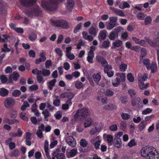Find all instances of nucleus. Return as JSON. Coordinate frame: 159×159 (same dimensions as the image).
<instances>
[{
	"mask_svg": "<svg viewBox=\"0 0 159 159\" xmlns=\"http://www.w3.org/2000/svg\"><path fill=\"white\" fill-rule=\"evenodd\" d=\"M26 16L32 18H39L43 16V12L39 6L35 5L23 11Z\"/></svg>",
	"mask_w": 159,
	"mask_h": 159,
	"instance_id": "1",
	"label": "nucleus"
},
{
	"mask_svg": "<svg viewBox=\"0 0 159 159\" xmlns=\"http://www.w3.org/2000/svg\"><path fill=\"white\" fill-rule=\"evenodd\" d=\"M65 0H42L41 5L44 9L48 11L55 10L58 2H62Z\"/></svg>",
	"mask_w": 159,
	"mask_h": 159,
	"instance_id": "2",
	"label": "nucleus"
},
{
	"mask_svg": "<svg viewBox=\"0 0 159 159\" xmlns=\"http://www.w3.org/2000/svg\"><path fill=\"white\" fill-rule=\"evenodd\" d=\"M51 24L55 27H59L63 29H67L69 27L68 23L65 20H55L53 19H51Z\"/></svg>",
	"mask_w": 159,
	"mask_h": 159,
	"instance_id": "3",
	"label": "nucleus"
},
{
	"mask_svg": "<svg viewBox=\"0 0 159 159\" xmlns=\"http://www.w3.org/2000/svg\"><path fill=\"white\" fill-rule=\"evenodd\" d=\"M145 39L146 42L152 47H153L156 49H159V33L157 34L156 38L154 39L153 40H151L147 37Z\"/></svg>",
	"mask_w": 159,
	"mask_h": 159,
	"instance_id": "4",
	"label": "nucleus"
},
{
	"mask_svg": "<svg viewBox=\"0 0 159 159\" xmlns=\"http://www.w3.org/2000/svg\"><path fill=\"white\" fill-rule=\"evenodd\" d=\"M89 112L88 108L84 107L78 110L75 114V116H80L83 117H86L89 115Z\"/></svg>",
	"mask_w": 159,
	"mask_h": 159,
	"instance_id": "5",
	"label": "nucleus"
},
{
	"mask_svg": "<svg viewBox=\"0 0 159 159\" xmlns=\"http://www.w3.org/2000/svg\"><path fill=\"white\" fill-rule=\"evenodd\" d=\"M66 138V142L68 145L72 147H74L76 146V143L75 139L71 136L69 135V134L67 133Z\"/></svg>",
	"mask_w": 159,
	"mask_h": 159,
	"instance_id": "6",
	"label": "nucleus"
},
{
	"mask_svg": "<svg viewBox=\"0 0 159 159\" xmlns=\"http://www.w3.org/2000/svg\"><path fill=\"white\" fill-rule=\"evenodd\" d=\"M147 159H159V154L156 149L152 147L147 158Z\"/></svg>",
	"mask_w": 159,
	"mask_h": 159,
	"instance_id": "7",
	"label": "nucleus"
},
{
	"mask_svg": "<svg viewBox=\"0 0 159 159\" xmlns=\"http://www.w3.org/2000/svg\"><path fill=\"white\" fill-rule=\"evenodd\" d=\"M152 147L149 146H146L143 147L141 150V156L147 158Z\"/></svg>",
	"mask_w": 159,
	"mask_h": 159,
	"instance_id": "8",
	"label": "nucleus"
},
{
	"mask_svg": "<svg viewBox=\"0 0 159 159\" xmlns=\"http://www.w3.org/2000/svg\"><path fill=\"white\" fill-rule=\"evenodd\" d=\"M15 103V101L13 99L11 98H8L5 100L4 106L6 108H9L13 107Z\"/></svg>",
	"mask_w": 159,
	"mask_h": 159,
	"instance_id": "9",
	"label": "nucleus"
},
{
	"mask_svg": "<svg viewBox=\"0 0 159 159\" xmlns=\"http://www.w3.org/2000/svg\"><path fill=\"white\" fill-rule=\"evenodd\" d=\"M96 60L99 62L101 63L102 66L105 68V67L109 65L107 61L103 57L100 56H97L96 57Z\"/></svg>",
	"mask_w": 159,
	"mask_h": 159,
	"instance_id": "10",
	"label": "nucleus"
},
{
	"mask_svg": "<svg viewBox=\"0 0 159 159\" xmlns=\"http://www.w3.org/2000/svg\"><path fill=\"white\" fill-rule=\"evenodd\" d=\"M60 151V148H57L55 151H53L52 153V156L54 157H56L57 159H64L65 157L64 154L62 153H59Z\"/></svg>",
	"mask_w": 159,
	"mask_h": 159,
	"instance_id": "11",
	"label": "nucleus"
},
{
	"mask_svg": "<svg viewBox=\"0 0 159 159\" xmlns=\"http://www.w3.org/2000/svg\"><path fill=\"white\" fill-rule=\"evenodd\" d=\"M44 129V125L43 124L38 126V129L36 132V134L38 137L39 138H42L43 137V131Z\"/></svg>",
	"mask_w": 159,
	"mask_h": 159,
	"instance_id": "12",
	"label": "nucleus"
},
{
	"mask_svg": "<svg viewBox=\"0 0 159 159\" xmlns=\"http://www.w3.org/2000/svg\"><path fill=\"white\" fill-rule=\"evenodd\" d=\"M112 69V66L110 65H109L105 67L104 68V71L105 73H106L107 75L109 77H112L114 75V71L113 70H110Z\"/></svg>",
	"mask_w": 159,
	"mask_h": 159,
	"instance_id": "13",
	"label": "nucleus"
},
{
	"mask_svg": "<svg viewBox=\"0 0 159 159\" xmlns=\"http://www.w3.org/2000/svg\"><path fill=\"white\" fill-rule=\"evenodd\" d=\"M102 127V125L101 124H98L96 125L95 128H93L90 131V134L91 135H94L98 132L101 130Z\"/></svg>",
	"mask_w": 159,
	"mask_h": 159,
	"instance_id": "14",
	"label": "nucleus"
},
{
	"mask_svg": "<svg viewBox=\"0 0 159 159\" xmlns=\"http://www.w3.org/2000/svg\"><path fill=\"white\" fill-rule=\"evenodd\" d=\"M12 138H9L7 139L5 142L6 145H8L10 149L12 150L14 149L16 147L15 143L12 142Z\"/></svg>",
	"mask_w": 159,
	"mask_h": 159,
	"instance_id": "15",
	"label": "nucleus"
},
{
	"mask_svg": "<svg viewBox=\"0 0 159 159\" xmlns=\"http://www.w3.org/2000/svg\"><path fill=\"white\" fill-rule=\"evenodd\" d=\"M22 134V131L20 129H18L17 133L10 132L9 133V135L10 136L12 137H21Z\"/></svg>",
	"mask_w": 159,
	"mask_h": 159,
	"instance_id": "16",
	"label": "nucleus"
},
{
	"mask_svg": "<svg viewBox=\"0 0 159 159\" xmlns=\"http://www.w3.org/2000/svg\"><path fill=\"white\" fill-rule=\"evenodd\" d=\"M140 76L141 75H139L138 76V84L139 88L142 89H144L147 88L148 85V84L147 83L144 84L143 83V81L142 82L140 79Z\"/></svg>",
	"mask_w": 159,
	"mask_h": 159,
	"instance_id": "17",
	"label": "nucleus"
},
{
	"mask_svg": "<svg viewBox=\"0 0 159 159\" xmlns=\"http://www.w3.org/2000/svg\"><path fill=\"white\" fill-rule=\"evenodd\" d=\"M36 1V0H20V2L22 6L27 7L35 2Z\"/></svg>",
	"mask_w": 159,
	"mask_h": 159,
	"instance_id": "18",
	"label": "nucleus"
},
{
	"mask_svg": "<svg viewBox=\"0 0 159 159\" xmlns=\"http://www.w3.org/2000/svg\"><path fill=\"white\" fill-rule=\"evenodd\" d=\"M110 8L111 11L118 15L121 16H125V14L121 10L116 9L115 8L111 7H110Z\"/></svg>",
	"mask_w": 159,
	"mask_h": 159,
	"instance_id": "19",
	"label": "nucleus"
},
{
	"mask_svg": "<svg viewBox=\"0 0 159 159\" xmlns=\"http://www.w3.org/2000/svg\"><path fill=\"white\" fill-rule=\"evenodd\" d=\"M114 145L117 148H119L122 146V141L121 139L119 138L115 139L114 140Z\"/></svg>",
	"mask_w": 159,
	"mask_h": 159,
	"instance_id": "20",
	"label": "nucleus"
},
{
	"mask_svg": "<svg viewBox=\"0 0 159 159\" xmlns=\"http://www.w3.org/2000/svg\"><path fill=\"white\" fill-rule=\"evenodd\" d=\"M92 78L93 80L96 83L98 84V82L100 80L101 76L100 72H98L96 74H94L92 75Z\"/></svg>",
	"mask_w": 159,
	"mask_h": 159,
	"instance_id": "21",
	"label": "nucleus"
},
{
	"mask_svg": "<svg viewBox=\"0 0 159 159\" xmlns=\"http://www.w3.org/2000/svg\"><path fill=\"white\" fill-rule=\"evenodd\" d=\"M82 34L83 37L85 39L88 40L89 41H91L93 39V36L92 35H89L88 33L86 32H83Z\"/></svg>",
	"mask_w": 159,
	"mask_h": 159,
	"instance_id": "22",
	"label": "nucleus"
},
{
	"mask_svg": "<svg viewBox=\"0 0 159 159\" xmlns=\"http://www.w3.org/2000/svg\"><path fill=\"white\" fill-rule=\"evenodd\" d=\"M74 6L73 0H67L66 7L69 11H71Z\"/></svg>",
	"mask_w": 159,
	"mask_h": 159,
	"instance_id": "23",
	"label": "nucleus"
},
{
	"mask_svg": "<svg viewBox=\"0 0 159 159\" xmlns=\"http://www.w3.org/2000/svg\"><path fill=\"white\" fill-rule=\"evenodd\" d=\"M122 44V42L121 40H116L113 43L111 48L115 49L117 47H119L121 46Z\"/></svg>",
	"mask_w": 159,
	"mask_h": 159,
	"instance_id": "24",
	"label": "nucleus"
},
{
	"mask_svg": "<svg viewBox=\"0 0 159 159\" xmlns=\"http://www.w3.org/2000/svg\"><path fill=\"white\" fill-rule=\"evenodd\" d=\"M40 57L35 60V63L36 64H39L40 63L44 62L46 60V57L44 55L43 53L40 54Z\"/></svg>",
	"mask_w": 159,
	"mask_h": 159,
	"instance_id": "25",
	"label": "nucleus"
},
{
	"mask_svg": "<svg viewBox=\"0 0 159 159\" xmlns=\"http://www.w3.org/2000/svg\"><path fill=\"white\" fill-rule=\"evenodd\" d=\"M94 57V53L93 52L89 51L87 57V60L89 62L92 63H93V58Z\"/></svg>",
	"mask_w": 159,
	"mask_h": 159,
	"instance_id": "26",
	"label": "nucleus"
},
{
	"mask_svg": "<svg viewBox=\"0 0 159 159\" xmlns=\"http://www.w3.org/2000/svg\"><path fill=\"white\" fill-rule=\"evenodd\" d=\"M20 153L19 150L17 149H14L9 154V156L11 157H17L20 155Z\"/></svg>",
	"mask_w": 159,
	"mask_h": 159,
	"instance_id": "27",
	"label": "nucleus"
},
{
	"mask_svg": "<svg viewBox=\"0 0 159 159\" xmlns=\"http://www.w3.org/2000/svg\"><path fill=\"white\" fill-rule=\"evenodd\" d=\"M77 150L75 149L71 150L69 152L67 153L66 155L67 157L70 158L75 156L77 153Z\"/></svg>",
	"mask_w": 159,
	"mask_h": 159,
	"instance_id": "28",
	"label": "nucleus"
},
{
	"mask_svg": "<svg viewBox=\"0 0 159 159\" xmlns=\"http://www.w3.org/2000/svg\"><path fill=\"white\" fill-rule=\"evenodd\" d=\"M72 102L70 100H69L66 102L65 104L62 105V109L64 110L68 109L69 106L71 105Z\"/></svg>",
	"mask_w": 159,
	"mask_h": 159,
	"instance_id": "29",
	"label": "nucleus"
},
{
	"mask_svg": "<svg viewBox=\"0 0 159 159\" xmlns=\"http://www.w3.org/2000/svg\"><path fill=\"white\" fill-rule=\"evenodd\" d=\"M98 30L94 27H92L89 30V34L93 36H95L97 34Z\"/></svg>",
	"mask_w": 159,
	"mask_h": 159,
	"instance_id": "30",
	"label": "nucleus"
},
{
	"mask_svg": "<svg viewBox=\"0 0 159 159\" xmlns=\"http://www.w3.org/2000/svg\"><path fill=\"white\" fill-rule=\"evenodd\" d=\"M147 125V123L145 121L143 120L138 125V129L139 131H141L143 130L146 127Z\"/></svg>",
	"mask_w": 159,
	"mask_h": 159,
	"instance_id": "31",
	"label": "nucleus"
},
{
	"mask_svg": "<svg viewBox=\"0 0 159 159\" xmlns=\"http://www.w3.org/2000/svg\"><path fill=\"white\" fill-rule=\"evenodd\" d=\"M56 82V80L55 79H54L49 82L48 84V87L50 90L52 89L55 86Z\"/></svg>",
	"mask_w": 159,
	"mask_h": 159,
	"instance_id": "32",
	"label": "nucleus"
},
{
	"mask_svg": "<svg viewBox=\"0 0 159 159\" xmlns=\"http://www.w3.org/2000/svg\"><path fill=\"white\" fill-rule=\"evenodd\" d=\"M42 114L43 115L45 120H46V121H48V117L51 115V114L50 112L47 109H46L43 111L42 112Z\"/></svg>",
	"mask_w": 159,
	"mask_h": 159,
	"instance_id": "33",
	"label": "nucleus"
},
{
	"mask_svg": "<svg viewBox=\"0 0 159 159\" xmlns=\"http://www.w3.org/2000/svg\"><path fill=\"white\" fill-rule=\"evenodd\" d=\"M8 94V91L4 88L0 89V95L2 97L7 95Z\"/></svg>",
	"mask_w": 159,
	"mask_h": 159,
	"instance_id": "34",
	"label": "nucleus"
},
{
	"mask_svg": "<svg viewBox=\"0 0 159 159\" xmlns=\"http://www.w3.org/2000/svg\"><path fill=\"white\" fill-rule=\"evenodd\" d=\"M107 37V32L105 30H102L99 33L98 35L99 39H105Z\"/></svg>",
	"mask_w": 159,
	"mask_h": 159,
	"instance_id": "35",
	"label": "nucleus"
},
{
	"mask_svg": "<svg viewBox=\"0 0 159 159\" xmlns=\"http://www.w3.org/2000/svg\"><path fill=\"white\" fill-rule=\"evenodd\" d=\"M143 62V65L146 66L147 69H150V61L149 59H144Z\"/></svg>",
	"mask_w": 159,
	"mask_h": 159,
	"instance_id": "36",
	"label": "nucleus"
},
{
	"mask_svg": "<svg viewBox=\"0 0 159 159\" xmlns=\"http://www.w3.org/2000/svg\"><path fill=\"white\" fill-rule=\"evenodd\" d=\"M122 63L121 57L119 56L116 57L115 59V64L116 66H119Z\"/></svg>",
	"mask_w": 159,
	"mask_h": 159,
	"instance_id": "37",
	"label": "nucleus"
},
{
	"mask_svg": "<svg viewBox=\"0 0 159 159\" xmlns=\"http://www.w3.org/2000/svg\"><path fill=\"white\" fill-rule=\"evenodd\" d=\"M115 26L116 25L115 24L112 23L110 21L107 22L106 23L107 29L109 30H112Z\"/></svg>",
	"mask_w": 159,
	"mask_h": 159,
	"instance_id": "38",
	"label": "nucleus"
},
{
	"mask_svg": "<svg viewBox=\"0 0 159 159\" xmlns=\"http://www.w3.org/2000/svg\"><path fill=\"white\" fill-rule=\"evenodd\" d=\"M92 120L91 118L87 119L84 123V127L85 128L89 127L91 125Z\"/></svg>",
	"mask_w": 159,
	"mask_h": 159,
	"instance_id": "39",
	"label": "nucleus"
},
{
	"mask_svg": "<svg viewBox=\"0 0 159 159\" xmlns=\"http://www.w3.org/2000/svg\"><path fill=\"white\" fill-rule=\"evenodd\" d=\"M128 93L130 95L131 98H135L136 92L134 90L132 89L129 90H128Z\"/></svg>",
	"mask_w": 159,
	"mask_h": 159,
	"instance_id": "40",
	"label": "nucleus"
},
{
	"mask_svg": "<svg viewBox=\"0 0 159 159\" xmlns=\"http://www.w3.org/2000/svg\"><path fill=\"white\" fill-rule=\"evenodd\" d=\"M121 116L122 118L124 120H128L130 118V115L126 113H122Z\"/></svg>",
	"mask_w": 159,
	"mask_h": 159,
	"instance_id": "41",
	"label": "nucleus"
},
{
	"mask_svg": "<svg viewBox=\"0 0 159 159\" xmlns=\"http://www.w3.org/2000/svg\"><path fill=\"white\" fill-rule=\"evenodd\" d=\"M150 69H151V72L155 73L157 70V64L154 62H152L151 65H150Z\"/></svg>",
	"mask_w": 159,
	"mask_h": 159,
	"instance_id": "42",
	"label": "nucleus"
},
{
	"mask_svg": "<svg viewBox=\"0 0 159 159\" xmlns=\"http://www.w3.org/2000/svg\"><path fill=\"white\" fill-rule=\"evenodd\" d=\"M20 117L23 120L27 121L28 120V115L24 112H21L20 115Z\"/></svg>",
	"mask_w": 159,
	"mask_h": 159,
	"instance_id": "43",
	"label": "nucleus"
},
{
	"mask_svg": "<svg viewBox=\"0 0 159 159\" xmlns=\"http://www.w3.org/2000/svg\"><path fill=\"white\" fill-rule=\"evenodd\" d=\"M75 87L78 89H80L83 87V84L79 80H77L75 82Z\"/></svg>",
	"mask_w": 159,
	"mask_h": 159,
	"instance_id": "44",
	"label": "nucleus"
},
{
	"mask_svg": "<svg viewBox=\"0 0 159 159\" xmlns=\"http://www.w3.org/2000/svg\"><path fill=\"white\" fill-rule=\"evenodd\" d=\"M117 78L121 81H123L125 80V73H118L117 74Z\"/></svg>",
	"mask_w": 159,
	"mask_h": 159,
	"instance_id": "45",
	"label": "nucleus"
},
{
	"mask_svg": "<svg viewBox=\"0 0 159 159\" xmlns=\"http://www.w3.org/2000/svg\"><path fill=\"white\" fill-rule=\"evenodd\" d=\"M80 145L83 147H85L88 145V142L84 139L80 140Z\"/></svg>",
	"mask_w": 159,
	"mask_h": 159,
	"instance_id": "46",
	"label": "nucleus"
},
{
	"mask_svg": "<svg viewBox=\"0 0 159 159\" xmlns=\"http://www.w3.org/2000/svg\"><path fill=\"white\" fill-rule=\"evenodd\" d=\"M123 30V28L121 27H118L117 28L114 29L112 31L116 34V37L118 36V34L119 33H120L121 30Z\"/></svg>",
	"mask_w": 159,
	"mask_h": 159,
	"instance_id": "47",
	"label": "nucleus"
},
{
	"mask_svg": "<svg viewBox=\"0 0 159 159\" xmlns=\"http://www.w3.org/2000/svg\"><path fill=\"white\" fill-rule=\"evenodd\" d=\"M10 116L11 118H15L17 115L16 111L14 109H11L9 112Z\"/></svg>",
	"mask_w": 159,
	"mask_h": 159,
	"instance_id": "48",
	"label": "nucleus"
},
{
	"mask_svg": "<svg viewBox=\"0 0 159 159\" xmlns=\"http://www.w3.org/2000/svg\"><path fill=\"white\" fill-rule=\"evenodd\" d=\"M139 75H141L140 78L141 81L143 82V81H146L147 80L148 77L147 74H144L142 75L141 74H139L138 75V78Z\"/></svg>",
	"mask_w": 159,
	"mask_h": 159,
	"instance_id": "49",
	"label": "nucleus"
},
{
	"mask_svg": "<svg viewBox=\"0 0 159 159\" xmlns=\"http://www.w3.org/2000/svg\"><path fill=\"white\" fill-rule=\"evenodd\" d=\"M37 34L34 32H32L29 34V38L31 41L34 40L37 38Z\"/></svg>",
	"mask_w": 159,
	"mask_h": 159,
	"instance_id": "50",
	"label": "nucleus"
},
{
	"mask_svg": "<svg viewBox=\"0 0 159 159\" xmlns=\"http://www.w3.org/2000/svg\"><path fill=\"white\" fill-rule=\"evenodd\" d=\"M146 15L142 12H139L137 15V17L139 19L141 20H143L145 17Z\"/></svg>",
	"mask_w": 159,
	"mask_h": 159,
	"instance_id": "51",
	"label": "nucleus"
},
{
	"mask_svg": "<svg viewBox=\"0 0 159 159\" xmlns=\"http://www.w3.org/2000/svg\"><path fill=\"white\" fill-rule=\"evenodd\" d=\"M104 108L106 110H113L115 108V106L112 104H109L106 105Z\"/></svg>",
	"mask_w": 159,
	"mask_h": 159,
	"instance_id": "52",
	"label": "nucleus"
},
{
	"mask_svg": "<svg viewBox=\"0 0 159 159\" xmlns=\"http://www.w3.org/2000/svg\"><path fill=\"white\" fill-rule=\"evenodd\" d=\"M152 19L150 16H147L144 20V24L146 25H148L151 23Z\"/></svg>",
	"mask_w": 159,
	"mask_h": 159,
	"instance_id": "53",
	"label": "nucleus"
},
{
	"mask_svg": "<svg viewBox=\"0 0 159 159\" xmlns=\"http://www.w3.org/2000/svg\"><path fill=\"white\" fill-rule=\"evenodd\" d=\"M21 92L19 90H16L12 93V95L15 97H19L21 94Z\"/></svg>",
	"mask_w": 159,
	"mask_h": 159,
	"instance_id": "54",
	"label": "nucleus"
},
{
	"mask_svg": "<svg viewBox=\"0 0 159 159\" xmlns=\"http://www.w3.org/2000/svg\"><path fill=\"white\" fill-rule=\"evenodd\" d=\"M4 48L2 49V51L3 52H10L11 51V50L10 48H7V44L4 43L3 44Z\"/></svg>",
	"mask_w": 159,
	"mask_h": 159,
	"instance_id": "55",
	"label": "nucleus"
},
{
	"mask_svg": "<svg viewBox=\"0 0 159 159\" xmlns=\"http://www.w3.org/2000/svg\"><path fill=\"white\" fill-rule=\"evenodd\" d=\"M42 72L43 75L45 76L49 75L51 73L49 70L45 69H43L42 70Z\"/></svg>",
	"mask_w": 159,
	"mask_h": 159,
	"instance_id": "56",
	"label": "nucleus"
},
{
	"mask_svg": "<svg viewBox=\"0 0 159 159\" xmlns=\"http://www.w3.org/2000/svg\"><path fill=\"white\" fill-rule=\"evenodd\" d=\"M101 141L100 139H98L94 143V148L96 150H98L99 148Z\"/></svg>",
	"mask_w": 159,
	"mask_h": 159,
	"instance_id": "57",
	"label": "nucleus"
},
{
	"mask_svg": "<svg viewBox=\"0 0 159 159\" xmlns=\"http://www.w3.org/2000/svg\"><path fill=\"white\" fill-rule=\"evenodd\" d=\"M82 23H80L78 24L75 27V30L74 31V33H76L79 30H80L82 27Z\"/></svg>",
	"mask_w": 159,
	"mask_h": 159,
	"instance_id": "58",
	"label": "nucleus"
},
{
	"mask_svg": "<svg viewBox=\"0 0 159 159\" xmlns=\"http://www.w3.org/2000/svg\"><path fill=\"white\" fill-rule=\"evenodd\" d=\"M110 44V42L108 41H104L102 44V47L104 48H108Z\"/></svg>",
	"mask_w": 159,
	"mask_h": 159,
	"instance_id": "59",
	"label": "nucleus"
},
{
	"mask_svg": "<svg viewBox=\"0 0 159 159\" xmlns=\"http://www.w3.org/2000/svg\"><path fill=\"white\" fill-rule=\"evenodd\" d=\"M127 65L125 64L122 63L120 65V71H124L127 68Z\"/></svg>",
	"mask_w": 159,
	"mask_h": 159,
	"instance_id": "60",
	"label": "nucleus"
},
{
	"mask_svg": "<svg viewBox=\"0 0 159 159\" xmlns=\"http://www.w3.org/2000/svg\"><path fill=\"white\" fill-rule=\"evenodd\" d=\"M117 20V18L116 16L111 17L109 18V21H110L112 23L114 24L115 25Z\"/></svg>",
	"mask_w": 159,
	"mask_h": 159,
	"instance_id": "61",
	"label": "nucleus"
},
{
	"mask_svg": "<svg viewBox=\"0 0 159 159\" xmlns=\"http://www.w3.org/2000/svg\"><path fill=\"white\" fill-rule=\"evenodd\" d=\"M38 89V86L36 84L33 85L29 88V89L30 91L36 90Z\"/></svg>",
	"mask_w": 159,
	"mask_h": 159,
	"instance_id": "62",
	"label": "nucleus"
},
{
	"mask_svg": "<svg viewBox=\"0 0 159 159\" xmlns=\"http://www.w3.org/2000/svg\"><path fill=\"white\" fill-rule=\"evenodd\" d=\"M136 145V143L134 139L131 140L128 143L127 145L130 147H132Z\"/></svg>",
	"mask_w": 159,
	"mask_h": 159,
	"instance_id": "63",
	"label": "nucleus"
},
{
	"mask_svg": "<svg viewBox=\"0 0 159 159\" xmlns=\"http://www.w3.org/2000/svg\"><path fill=\"white\" fill-rule=\"evenodd\" d=\"M116 36V34L113 31L111 32L109 36V38L111 40H114Z\"/></svg>",
	"mask_w": 159,
	"mask_h": 159,
	"instance_id": "64",
	"label": "nucleus"
}]
</instances>
